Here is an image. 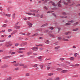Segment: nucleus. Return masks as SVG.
Here are the masks:
<instances>
[{
    "label": "nucleus",
    "instance_id": "13d9d810",
    "mask_svg": "<svg viewBox=\"0 0 80 80\" xmlns=\"http://www.w3.org/2000/svg\"><path fill=\"white\" fill-rule=\"evenodd\" d=\"M19 45V44L18 43H16L15 44V46H18Z\"/></svg>",
    "mask_w": 80,
    "mask_h": 80
},
{
    "label": "nucleus",
    "instance_id": "4468645a",
    "mask_svg": "<svg viewBox=\"0 0 80 80\" xmlns=\"http://www.w3.org/2000/svg\"><path fill=\"white\" fill-rule=\"evenodd\" d=\"M48 25V23H46L44 24H43L41 26V27H45V26H47Z\"/></svg>",
    "mask_w": 80,
    "mask_h": 80
},
{
    "label": "nucleus",
    "instance_id": "49530a36",
    "mask_svg": "<svg viewBox=\"0 0 80 80\" xmlns=\"http://www.w3.org/2000/svg\"><path fill=\"white\" fill-rule=\"evenodd\" d=\"M7 27V25L6 24H3L2 26V27Z\"/></svg>",
    "mask_w": 80,
    "mask_h": 80
},
{
    "label": "nucleus",
    "instance_id": "473e14b6",
    "mask_svg": "<svg viewBox=\"0 0 80 80\" xmlns=\"http://www.w3.org/2000/svg\"><path fill=\"white\" fill-rule=\"evenodd\" d=\"M69 59H70V60H74V59H75V58H74L73 57H71V58H69Z\"/></svg>",
    "mask_w": 80,
    "mask_h": 80
},
{
    "label": "nucleus",
    "instance_id": "f03ea898",
    "mask_svg": "<svg viewBox=\"0 0 80 80\" xmlns=\"http://www.w3.org/2000/svg\"><path fill=\"white\" fill-rule=\"evenodd\" d=\"M67 2L66 3V2L65 1H63V3L66 5H69V3H71V1L70 0H66Z\"/></svg>",
    "mask_w": 80,
    "mask_h": 80
},
{
    "label": "nucleus",
    "instance_id": "423d86ee",
    "mask_svg": "<svg viewBox=\"0 0 80 80\" xmlns=\"http://www.w3.org/2000/svg\"><path fill=\"white\" fill-rule=\"evenodd\" d=\"M17 32V30H15L13 31V32L11 33V35H13V34H15Z\"/></svg>",
    "mask_w": 80,
    "mask_h": 80
},
{
    "label": "nucleus",
    "instance_id": "412c9836",
    "mask_svg": "<svg viewBox=\"0 0 80 80\" xmlns=\"http://www.w3.org/2000/svg\"><path fill=\"white\" fill-rule=\"evenodd\" d=\"M54 44L55 46H57L58 45V42H55L54 43Z\"/></svg>",
    "mask_w": 80,
    "mask_h": 80
},
{
    "label": "nucleus",
    "instance_id": "f3484780",
    "mask_svg": "<svg viewBox=\"0 0 80 80\" xmlns=\"http://www.w3.org/2000/svg\"><path fill=\"white\" fill-rule=\"evenodd\" d=\"M11 57V56H6L4 57V59H7V58H10Z\"/></svg>",
    "mask_w": 80,
    "mask_h": 80
},
{
    "label": "nucleus",
    "instance_id": "e2e57ef3",
    "mask_svg": "<svg viewBox=\"0 0 80 80\" xmlns=\"http://www.w3.org/2000/svg\"><path fill=\"white\" fill-rule=\"evenodd\" d=\"M58 6L59 7H62V6L60 4H58Z\"/></svg>",
    "mask_w": 80,
    "mask_h": 80
},
{
    "label": "nucleus",
    "instance_id": "393cba45",
    "mask_svg": "<svg viewBox=\"0 0 80 80\" xmlns=\"http://www.w3.org/2000/svg\"><path fill=\"white\" fill-rule=\"evenodd\" d=\"M30 12H33V13H36V10H31L30 11Z\"/></svg>",
    "mask_w": 80,
    "mask_h": 80
},
{
    "label": "nucleus",
    "instance_id": "ea45409f",
    "mask_svg": "<svg viewBox=\"0 0 80 80\" xmlns=\"http://www.w3.org/2000/svg\"><path fill=\"white\" fill-rule=\"evenodd\" d=\"M47 80H53V78H50Z\"/></svg>",
    "mask_w": 80,
    "mask_h": 80
},
{
    "label": "nucleus",
    "instance_id": "2f4dec72",
    "mask_svg": "<svg viewBox=\"0 0 80 80\" xmlns=\"http://www.w3.org/2000/svg\"><path fill=\"white\" fill-rule=\"evenodd\" d=\"M19 50H25V48H20L19 49Z\"/></svg>",
    "mask_w": 80,
    "mask_h": 80
},
{
    "label": "nucleus",
    "instance_id": "e433bc0d",
    "mask_svg": "<svg viewBox=\"0 0 80 80\" xmlns=\"http://www.w3.org/2000/svg\"><path fill=\"white\" fill-rule=\"evenodd\" d=\"M12 30L11 29L8 30V32H12Z\"/></svg>",
    "mask_w": 80,
    "mask_h": 80
},
{
    "label": "nucleus",
    "instance_id": "ddd939ff",
    "mask_svg": "<svg viewBox=\"0 0 80 80\" xmlns=\"http://www.w3.org/2000/svg\"><path fill=\"white\" fill-rule=\"evenodd\" d=\"M63 41H65L67 42V41H69V40L67 39H66L65 38H64L62 39Z\"/></svg>",
    "mask_w": 80,
    "mask_h": 80
},
{
    "label": "nucleus",
    "instance_id": "c756f323",
    "mask_svg": "<svg viewBox=\"0 0 80 80\" xmlns=\"http://www.w3.org/2000/svg\"><path fill=\"white\" fill-rule=\"evenodd\" d=\"M2 15H4V16H7V17H8V14H5V12H3V14H2Z\"/></svg>",
    "mask_w": 80,
    "mask_h": 80
},
{
    "label": "nucleus",
    "instance_id": "f704fd0d",
    "mask_svg": "<svg viewBox=\"0 0 80 80\" xmlns=\"http://www.w3.org/2000/svg\"><path fill=\"white\" fill-rule=\"evenodd\" d=\"M78 24V22H76L73 25L74 26H75V25H77V24Z\"/></svg>",
    "mask_w": 80,
    "mask_h": 80
},
{
    "label": "nucleus",
    "instance_id": "dca6fc26",
    "mask_svg": "<svg viewBox=\"0 0 80 80\" xmlns=\"http://www.w3.org/2000/svg\"><path fill=\"white\" fill-rule=\"evenodd\" d=\"M54 80H60V78H58V77H57V78H54Z\"/></svg>",
    "mask_w": 80,
    "mask_h": 80
},
{
    "label": "nucleus",
    "instance_id": "bb28decb",
    "mask_svg": "<svg viewBox=\"0 0 80 80\" xmlns=\"http://www.w3.org/2000/svg\"><path fill=\"white\" fill-rule=\"evenodd\" d=\"M53 75V73L52 72V73H49L48 74V76H52V75Z\"/></svg>",
    "mask_w": 80,
    "mask_h": 80
},
{
    "label": "nucleus",
    "instance_id": "c9c22d12",
    "mask_svg": "<svg viewBox=\"0 0 80 80\" xmlns=\"http://www.w3.org/2000/svg\"><path fill=\"white\" fill-rule=\"evenodd\" d=\"M39 67H40L41 69H42L43 68V67L42 65H40Z\"/></svg>",
    "mask_w": 80,
    "mask_h": 80
},
{
    "label": "nucleus",
    "instance_id": "680f3d73",
    "mask_svg": "<svg viewBox=\"0 0 80 80\" xmlns=\"http://www.w3.org/2000/svg\"><path fill=\"white\" fill-rule=\"evenodd\" d=\"M5 40H0V42H5Z\"/></svg>",
    "mask_w": 80,
    "mask_h": 80
},
{
    "label": "nucleus",
    "instance_id": "6e6552de",
    "mask_svg": "<svg viewBox=\"0 0 80 80\" xmlns=\"http://www.w3.org/2000/svg\"><path fill=\"white\" fill-rule=\"evenodd\" d=\"M27 45V42H24L22 43L20 45V46H22V45Z\"/></svg>",
    "mask_w": 80,
    "mask_h": 80
},
{
    "label": "nucleus",
    "instance_id": "3c124183",
    "mask_svg": "<svg viewBox=\"0 0 80 80\" xmlns=\"http://www.w3.org/2000/svg\"><path fill=\"white\" fill-rule=\"evenodd\" d=\"M68 22H70V23H73V22H74V21H73V20H71V21H68Z\"/></svg>",
    "mask_w": 80,
    "mask_h": 80
},
{
    "label": "nucleus",
    "instance_id": "5fc2aeb1",
    "mask_svg": "<svg viewBox=\"0 0 80 80\" xmlns=\"http://www.w3.org/2000/svg\"><path fill=\"white\" fill-rule=\"evenodd\" d=\"M11 55H14V54H15V52H12L11 53Z\"/></svg>",
    "mask_w": 80,
    "mask_h": 80
},
{
    "label": "nucleus",
    "instance_id": "4d7b16f0",
    "mask_svg": "<svg viewBox=\"0 0 80 80\" xmlns=\"http://www.w3.org/2000/svg\"><path fill=\"white\" fill-rule=\"evenodd\" d=\"M62 1L61 0L59 1L58 2V4H60Z\"/></svg>",
    "mask_w": 80,
    "mask_h": 80
},
{
    "label": "nucleus",
    "instance_id": "69168bd1",
    "mask_svg": "<svg viewBox=\"0 0 80 80\" xmlns=\"http://www.w3.org/2000/svg\"><path fill=\"white\" fill-rule=\"evenodd\" d=\"M11 14H8V17H10L11 16Z\"/></svg>",
    "mask_w": 80,
    "mask_h": 80
},
{
    "label": "nucleus",
    "instance_id": "cd10ccee",
    "mask_svg": "<svg viewBox=\"0 0 80 80\" xmlns=\"http://www.w3.org/2000/svg\"><path fill=\"white\" fill-rule=\"evenodd\" d=\"M78 29H79L78 28H76V29H73L72 31H77V30H78Z\"/></svg>",
    "mask_w": 80,
    "mask_h": 80
},
{
    "label": "nucleus",
    "instance_id": "b1692460",
    "mask_svg": "<svg viewBox=\"0 0 80 80\" xmlns=\"http://www.w3.org/2000/svg\"><path fill=\"white\" fill-rule=\"evenodd\" d=\"M16 29H19V28H20V26H17L15 27Z\"/></svg>",
    "mask_w": 80,
    "mask_h": 80
},
{
    "label": "nucleus",
    "instance_id": "8fccbe9b",
    "mask_svg": "<svg viewBox=\"0 0 80 80\" xmlns=\"http://www.w3.org/2000/svg\"><path fill=\"white\" fill-rule=\"evenodd\" d=\"M15 70H19V68H15Z\"/></svg>",
    "mask_w": 80,
    "mask_h": 80
},
{
    "label": "nucleus",
    "instance_id": "4c0bfd02",
    "mask_svg": "<svg viewBox=\"0 0 80 80\" xmlns=\"http://www.w3.org/2000/svg\"><path fill=\"white\" fill-rule=\"evenodd\" d=\"M26 14H27V15H32V13H26Z\"/></svg>",
    "mask_w": 80,
    "mask_h": 80
},
{
    "label": "nucleus",
    "instance_id": "0e129e2a",
    "mask_svg": "<svg viewBox=\"0 0 80 80\" xmlns=\"http://www.w3.org/2000/svg\"><path fill=\"white\" fill-rule=\"evenodd\" d=\"M47 70H50V67H48L47 68Z\"/></svg>",
    "mask_w": 80,
    "mask_h": 80
},
{
    "label": "nucleus",
    "instance_id": "bf43d9fd",
    "mask_svg": "<svg viewBox=\"0 0 80 80\" xmlns=\"http://www.w3.org/2000/svg\"><path fill=\"white\" fill-rule=\"evenodd\" d=\"M18 53H23V52L21 51H18Z\"/></svg>",
    "mask_w": 80,
    "mask_h": 80
},
{
    "label": "nucleus",
    "instance_id": "a211bd4d",
    "mask_svg": "<svg viewBox=\"0 0 80 80\" xmlns=\"http://www.w3.org/2000/svg\"><path fill=\"white\" fill-rule=\"evenodd\" d=\"M80 66V64H76L74 65V68H76V67H79Z\"/></svg>",
    "mask_w": 80,
    "mask_h": 80
},
{
    "label": "nucleus",
    "instance_id": "aec40b11",
    "mask_svg": "<svg viewBox=\"0 0 80 80\" xmlns=\"http://www.w3.org/2000/svg\"><path fill=\"white\" fill-rule=\"evenodd\" d=\"M60 17H61V18H67V16H60Z\"/></svg>",
    "mask_w": 80,
    "mask_h": 80
},
{
    "label": "nucleus",
    "instance_id": "de8ad7c7",
    "mask_svg": "<svg viewBox=\"0 0 80 80\" xmlns=\"http://www.w3.org/2000/svg\"><path fill=\"white\" fill-rule=\"evenodd\" d=\"M70 66H71V67H72L75 68V65H74L73 64H71L70 65Z\"/></svg>",
    "mask_w": 80,
    "mask_h": 80
},
{
    "label": "nucleus",
    "instance_id": "603ef678",
    "mask_svg": "<svg viewBox=\"0 0 80 80\" xmlns=\"http://www.w3.org/2000/svg\"><path fill=\"white\" fill-rule=\"evenodd\" d=\"M24 64H20V66H21L22 67H23L24 66Z\"/></svg>",
    "mask_w": 80,
    "mask_h": 80
},
{
    "label": "nucleus",
    "instance_id": "052dcab7",
    "mask_svg": "<svg viewBox=\"0 0 80 80\" xmlns=\"http://www.w3.org/2000/svg\"><path fill=\"white\" fill-rule=\"evenodd\" d=\"M27 65H24V66H23V68H27Z\"/></svg>",
    "mask_w": 80,
    "mask_h": 80
},
{
    "label": "nucleus",
    "instance_id": "c85d7f7f",
    "mask_svg": "<svg viewBox=\"0 0 80 80\" xmlns=\"http://www.w3.org/2000/svg\"><path fill=\"white\" fill-rule=\"evenodd\" d=\"M60 47V46L56 47L54 48V49H55L56 50H57V49H58V48H59Z\"/></svg>",
    "mask_w": 80,
    "mask_h": 80
},
{
    "label": "nucleus",
    "instance_id": "9d476101",
    "mask_svg": "<svg viewBox=\"0 0 80 80\" xmlns=\"http://www.w3.org/2000/svg\"><path fill=\"white\" fill-rule=\"evenodd\" d=\"M42 56H39L38 57V59H40L39 60V61H42Z\"/></svg>",
    "mask_w": 80,
    "mask_h": 80
},
{
    "label": "nucleus",
    "instance_id": "f257e3e1",
    "mask_svg": "<svg viewBox=\"0 0 80 80\" xmlns=\"http://www.w3.org/2000/svg\"><path fill=\"white\" fill-rule=\"evenodd\" d=\"M10 43V42H6L5 44V47H9L12 46V44L10 43Z\"/></svg>",
    "mask_w": 80,
    "mask_h": 80
},
{
    "label": "nucleus",
    "instance_id": "774afa93",
    "mask_svg": "<svg viewBox=\"0 0 80 80\" xmlns=\"http://www.w3.org/2000/svg\"><path fill=\"white\" fill-rule=\"evenodd\" d=\"M36 17H37L38 18V17H40V15H39V14H37V15H36Z\"/></svg>",
    "mask_w": 80,
    "mask_h": 80
},
{
    "label": "nucleus",
    "instance_id": "9b49d317",
    "mask_svg": "<svg viewBox=\"0 0 80 80\" xmlns=\"http://www.w3.org/2000/svg\"><path fill=\"white\" fill-rule=\"evenodd\" d=\"M72 37L71 36H65V38H68V39H70V38H71V37Z\"/></svg>",
    "mask_w": 80,
    "mask_h": 80
},
{
    "label": "nucleus",
    "instance_id": "39448f33",
    "mask_svg": "<svg viewBox=\"0 0 80 80\" xmlns=\"http://www.w3.org/2000/svg\"><path fill=\"white\" fill-rule=\"evenodd\" d=\"M8 67V66L7 64H5L2 66V68H7Z\"/></svg>",
    "mask_w": 80,
    "mask_h": 80
},
{
    "label": "nucleus",
    "instance_id": "09e8293b",
    "mask_svg": "<svg viewBox=\"0 0 80 80\" xmlns=\"http://www.w3.org/2000/svg\"><path fill=\"white\" fill-rule=\"evenodd\" d=\"M8 80H12V77H9L7 78Z\"/></svg>",
    "mask_w": 80,
    "mask_h": 80
},
{
    "label": "nucleus",
    "instance_id": "f8f14e48",
    "mask_svg": "<svg viewBox=\"0 0 80 80\" xmlns=\"http://www.w3.org/2000/svg\"><path fill=\"white\" fill-rule=\"evenodd\" d=\"M71 33V32H66L65 33V35H69Z\"/></svg>",
    "mask_w": 80,
    "mask_h": 80
},
{
    "label": "nucleus",
    "instance_id": "1a4fd4ad",
    "mask_svg": "<svg viewBox=\"0 0 80 80\" xmlns=\"http://www.w3.org/2000/svg\"><path fill=\"white\" fill-rule=\"evenodd\" d=\"M62 73H67L68 72V70H63L61 71Z\"/></svg>",
    "mask_w": 80,
    "mask_h": 80
},
{
    "label": "nucleus",
    "instance_id": "c03bdc74",
    "mask_svg": "<svg viewBox=\"0 0 80 80\" xmlns=\"http://www.w3.org/2000/svg\"><path fill=\"white\" fill-rule=\"evenodd\" d=\"M52 64V63H49L47 65V67H50V65H51Z\"/></svg>",
    "mask_w": 80,
    "mask_h": 80
},
{
    "label": "nucleus",
    "instance_id": "6e6d98bb",
    "mask_svg": "<svg viewBox=\"0 0 80 80\" xmlns=\"http://www.w3.org/2000/svg\"><path fill=\"white\" fill-rule=\"evenodd\" d=\"M18 65V63H17L15 64L14 66H15L16 67H17Z\"/></svg>",
    "mask_w": 80,
    "mask_h": 80
},
{
    "label": "nucleus",
    "instance_id": "72a5a7b5",
    "mask_svg": "<svg viewBox=\"0 0 80 80\" xmlns=\"http://www.w3.org/2000/svg\"><path fill=\"white\" fill-rule=\"evenodd\" d=\"M12 18H15V13H14L13 14Z\"/></svg>",
    "mask_w": 80,
    "mask_h": 80
},
{
    "label": "nucleus",
    "instance_id": "2eb2a0df",
    "mask_svg": "<svg viewBox=\"0 0 80 80\" xmlns=\"http://www.w3.org/2000/svg\"><path fill=\"white\" fill-rule=\"evenodd\" d=\"M49 35L50 37H53V38H55V36H54V35L53 34H49Z\"/></svg>",
    "mask_w": 80,
    "mask_h": 80
},
{
    "label": "nucleus",
    "instance_id": "20e7f679",
    "mask_svg": "<svg viewBox=\"0 0 80 80\" xmlns=\"http://www.w3.org/2000/svg\"><path fill=\"white\" fill-rule=\"evenodd\" d=\"M28 25H29V28H31V27H32V23H30L29 22H27Z\"/></svg>",
    "mask_w": 80,
    "mask_h": 80
},
{
    "label": "nucleus",
    "instance_id": "7ed1b4c3",
    "mask_svg": "<svg viewBox=\"0 0 80 80\" xmlns=\"http://www.w3.org/2000/svg\"><path fill=\"white\" fill-rule=\"evenodd\" d=\"M37 48V47H33L31 48V49L33 51H37L38 48Z\"/></svg>",
    "mask_w": 80,
    "mask_h": 80
},
{
    "label": "nucleus",
    "instance_id": "a19ab883",
    "mask_svg": "<svg viewBox=\"0 0 80 80\" xmlns=\"http://www.w3.org/2000/svg\"><path fill=\"white\" fill-rule=\"evenodd\" d=\"M52 12H53V11H48L47 12V13H52Z\"/></svg>",
    "mask_w": 80,
    "mask_h": 80
},
{
    "label": "nucleus",
    "instance_id": "0eeeda50",
    "mask_svg": "<svg viewBox=\"0 0 80 80\" xmlns=\"http://www.w3.org/2000/svg\"><path fill=\"white\" fill-rule=\"evenodd\" d=\"M50 3H52V5H54V7H57V5H55V3L54 2H53L52 1H51L50 2Z\"/></svg>",
    "mask_w": 80,
    "mask_h": 80
},
{
    "label": "nucleus",
    "instance_id": "a878e982",
    "mask_svg": "<svg viewBox=\"0 0 80 80\" xmlns=\"http://www.w3.org/2000/svg\"><path fill=\"white\" fill-rule=\"evenodd\" d=\"M38 66V64H35L32 66V67H37Z\"/></svg>",
    "mask_w": 80,
    "mask_h": 80
},
{
    "label": "nucleus",
    "instance_id": "58836bf2",
    "mask_svg": "<svg viewBox=\"0 0 80 80\" xmlns=\"http://www.w3.org/2000/svg\"><path fill=\"white\" fill-rule=\"evenodd\" d=\"M65 60V59L63 58H61L60 59V60H61V61H62L63 60Z\"/></svg>",
    "mask_w": 80,
    "mask_h": 80
},
{
    "label": "nucleus",
    "instance_id": "4be33fe9",
    "mask_svg": "<svg viewBox=\"0 0 80 80\" xmlns=\"http://www.w3.org/2000/svg\"><path fill=\"white\" fill-rule=\"evenodd\" d=\"M38 35V34L37 33H36L34 34H33L32 35V37H34V36H37Z\"/></svg>",
    "mask_w": 80,
    "mask_h": 80
},
{
    "label": "nucleus",
    "instance_id": "7c9ffc66",
    "mask_svg": "<svg viewBox=\"0 0 80 80\" xmlns=\"http://www.w3.org/2000/svg\"><path fill=\"white\" fill-rule=\"evenodd\" d=\"M45 43H47V44H49V41L48 40H46Z\"/></svg>",
    "mask_w": 80,
    "mask_h": 80
},
{
    "label": "nucleus",
    "instance_id": "864d4df0",
    "mask_svg": "<svg viewBox=\"0 0 80 80\" xmlns=\"http://www.w3.org/2000/svg\"><path fill=\"white\" fill-rule=\"evenodd\" d=\"M62 14L63 15H67V13H66L65 12H63Z\"/></svg>",
    "mask_w": 80,
    "mask_h": 80
},
{
    "label": "nucleus",
    "instance_id": "a18cd8bd",
    "mask_svg": "<svg viewBox=\"0 0 80 80\" xmlns=\"http://www.w3.org/2000/svg\"><path fill=\"white\" fill-rule=\"evenodd\" d=\"M78 55V53H76L74 54V56L75 57H77Z\"/></svg>",
    "mask_w": 80,
    "mask_h": 80
},
{
    "label": "nucleus",
    "instance_id": "6ab92c4d",
    "mask_svg": "<svg viewBox=\"0 0 80 80\" xmlns=\"http://www.w3.org/2000/svg\"><path fill=\"white\" fill-rule=\"evenodd\" d=\"M27 54L28 55H31V54H32V52H30V51H29L27 53Z\"/></svg>",
    "mask_w": 80,
    "mask_h": 80
},
{
    "label": "nucleus",
    "instance_id": "79ce46f5",
    "mask_svg": "<svg viewBox=\"0 0 80 80\" xmlns=\"http://www.w3.org/2000/svg\"><path fill=\"white\" fill-rule=\"evenodd\" d=\"M49 28L51 29V30H53L54 28H53V27H51Z\"/></svg>",
    "mask_w": 80,
    "mask_h": 80
},
{
    "label": "nucleus",
    "instance_id": "338daca9",
    "mask_svg": "<svg viewBox=\"0 0 80 80\" xmlns=\"http://www.w3.org/2000/svg\"><path fill=\"white\" fill-rule=\"evenodd\" d=\"M58 40H61L62 38L61 37H59L58 38Z\"/></svg>",
    "mask_w": 80,
    "mask_h": 80
},
{
    "label": "nucleus",
    "instance_id": "37998d69",
    "mask_svg": "<svg viewBox=\"0 0 80 80\" xmlns=\"http://www.w3.org/2000/svg\"><path fill=\"white\" fill-rule=\"evenodd\" d=\"M71 23H69L68 22V23H67L65 24V25H70Z\"/></svg>",
    "mask_w": 80,
    "mask_h": 80
},
{
    "label": "nucleus",
    "instance_id": "5701e85b",
    "mask_svg": "<svg viewBox=\"0 0 80 80\" xmlns=\"http://www.w3.org/2000/svg\"><path fill=\"white\" fill-rule=\"evenodd\" d=\"M56 70L58 71H60V70H62V69L60 68H56Z\"/></svg>",
    "mask_w": 80,
    "mask_h": 80
}]
</instances>
